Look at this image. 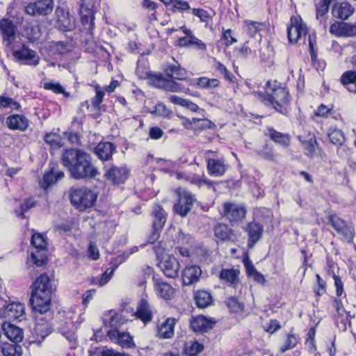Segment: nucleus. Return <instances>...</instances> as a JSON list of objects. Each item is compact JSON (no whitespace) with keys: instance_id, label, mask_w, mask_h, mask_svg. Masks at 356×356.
Segmentation results:
<instances>
[{"instance_id":"1","label":"nucleus","mask_w":356,"mask_h":356,"mask_svg":"<svg viewBox=\"0 0 356 356\" xmlns=\"http://www.w3.org/2000/svg\"><path fill=\"white\" fill-rule=\"evenodd\" d=\"M61 162L70 176L75 179L95 178L99 175L98 169L92 163L91 156L80 149H65L62 153Z\"/></svg>"},{"instance_id":"29","label":"nucleus","mask_w":356,"mask_h":356,"mask_svg":"<svg viewBox=\"0 0 356 356\" xmlns=\"http://www.w3.org/2000/svg\"><path fill=\"white\" fill-rule=\"evenodd\" d=\"M116 152V146L110 142H100L95 148V154L102 161H110Z\"/></svg>"},{"instance_id":"33","label":"nucleus","mask_w":356,"mask_h":356,"mask_svg":"<svg viewBox=\"0 0 356 356\" xmlns=\"http://www.w3.org/2000/svg\"><path fill=\"white\" fill-rule=\"evenodd\" d=\"M127 321L128 319L123 314V312L115 313L112 310L106 312L104 317V325L109 326L111 329H119L118 327Z\"/></svg>"},{"instance_id":"30","label":"nucleus","mask_w":356,"mask_h":356,"mask_svg":"<svg viewBox=\"0 0 356 356\" xmlns=\"http://www.w3.org/2000/svg\"><path fill=\"white\" fill-rule=\"evenodd\" d=\"M1 329L10 341L17 343L23 340L24 331L21 327L10 323L4 322L1 325Z\"/></svg>"},{"instance_id":"60","label":"nucleus","mask_w":356,"mask_h":356,"mask_svg":"<svg viewBox=\"0 0 356 356\" xmlns=\"http://www.w3.org/2000/svg\"><path fill=\"white\" fill-rule=\"evenodd\" d=\"M170 4L172 6V11L181 13L191 12V7L187 1L181 0H172Z\"/></svg>"},{"instance_id":"32","label":"nucleus","mask_w":356,"mask_h":356,"mask_svg":"<svg viewBox=\"0 0 356 356\" xmlns=\"http://www.w3.org/2000/svg\"><path fill=\"white\" fill-rule=\"evenodd\" d=\"M150 215L152 218V229L162 230L167 220V213L163 207L159 204H154Z\"/></svg>"},{"instance_id":"62","label":"nucleus","mask_w":356,"mask_h":356,"mask_svg":"<svg viewBox=\"0 0 356 356\" xmlns=\"http://www.w3.org/2000/svg\"><path fill=\"white\" fill-rule=\"evenodd\" d=\"M56 182V179H55L54 174L52 170H51L50 171L44 173L42 180L40 181V185L42 188L46 189Z\"/></svg>"},{"instance_id":"37","label":"nucleus","mask_w":356,"mask_h":356,"mask_svg":"<svg viewBox=\"0 0 356 356\" xmlns=\"http://www.w3.org/2000/svg\"><path fill=\"white\" fill-rule=\"evenodd\" d=\"M163 70L165 74L172 79L177 80H185L187 77V72L178 63H166Z\"/></svg>"},{"instance_id":"2","label":"nucleus","mask_w":356,"mask_h":356,"mask_svg":"<svg viewBox=\"0 0 356 356\" xmlns=\"http://www.w3.org/2000/svg\"><path fill=\"white\" fill-rule=\"evenodd\" d=\"M265 92L254 91L252 95L267 106H272L277 112L287 116L291 108V97L289 90L282 86H271L266 83Z\"/></svg>"},{"instance_id":"57","label":"nucleus","mask_w":356,"mask_h":356,"mask_svg":"<svg viewBox=\"0 0 356 356\" xmlns=\"http://www.w3.org/2000/svg\"><path fill=\"white\" fill-rule=\"evenodd\" d=\"M193 130H204L211 129L214 124L207 118H193Z\"/></svg>"},{"instance_id":"16","label":"nucleus","mask_w":356,"mask_h":356,"mask_svg":"<svg viewBox=\"0 0 356 356\" xmlns=\"http://www.w3.org/2000/svg\"><path fill=\"white\" fill-rule=\"evenodd\" d=\"M57 16V26L63 31H71L75 27V21L73 16L62 7H57L56 9Z\"/></svg>"},{"instance_id":"40","label":"nucleus","mask_w":356,"mask_h":356,"mask_svg":"<svg viewBox=\"0 0 356 356\" xmlns=\"http://www.w3.org/2000/svg\"><path fill=\"white\" fill-rule=\"evenodd\" d=\"M191 328L195 332H207L212 328V323L204 316H198L190 322Z\"/></svg>"},{"instance_id":"56","label":"nucleus","mask_w":356,"mask_h":356,"mask_svg":"<svg viewBox=\"0 0 356 356\" xmlns=\"http://www.w3.org/2000/svg\"><path fill=\"white\" fill-rule=\"evenodd\" d=\"M44 88L51 90L56 94H63L65 97H69L70 93L66 92L64 88L58 83L54 81H49L44 83Z\"/></svg>"},{"instance_id":"46","label":"nucleus","mask_w":356,"mask_h":356,"mask_svg":"<svg viewBox=\"0 0 356 356\" xmlns=\"http://www.w3.org/2000/svg\"><path fill=\"white\" fill-rule=\"evenodd\" d=\"M0 352L3 356H22V348L17 344H11L8 342H3L1 344Z\"/></svg>"},{"instance_id":"58","label":"nucleus","mask_w":356,"mask_h":356,"mask_svg":"<svg viewBox=\"0 0 356 356\" xmlns=\"http://www.w3.org/2000/svg\"><path fill=\"white\" fill-rule=\"evenodd\" d=\"M24 33L27 39L31 42L39 39L41 33L38 25H29L24 30Z\"/></svg>"},{"instance_id":"11","label":"nucleus","mask_w":356,"mask_h":356,"mask_svg":"<svg viewBox=\"0 0 356 356\" xmlns=\"http://www.w3.org/2000/svg\"><path fill=\"white\" fill-rule=\"evenodd\" d=\"M355 7L348 1H334L331 13L334 18L340 21H346L355 13Z\"/></svg>"},{"instance_id":"4","label":"nucleus","mask_w":356,"mask_h":356,"mask_svg":"<svg viewBox=\"0 0 356 356\" xmlns=\"http://www.w3.org/2000/svg\"><path fill=\"white\" fill-rule=\"evenodd\" d=\"M177 202L173 206V211L181 217H185L192 210L196 201L195 196L188 189L179 187L176 190Z\"/></svg>"},{"instance_id":"43","label":"nucleus","mask_w":356,"mask_h":356,"mask_svg":"<svg viewBox=\"0 0 356 356\" xmlns=\"http://www.w3.org/2000/svg\"><path fill=\"white\" fill-rule=\"evenodd\" d=\"M243 29L250 37H255L261 30L265 24L262 22L245 19L243 21Z\"/></svg>"},{"instance_id":"52","label":"nucleus","mask_w":356,"mask_h":356,"mask_svg":"<svg viewBox=\"0 0 356 356\" xmlns=\"http://www.w3.org/2000/svg\"><path fill=\"white\" fill-rule=\"evenodd\" d=\"M21 108L19 102L13 98L8 97L6 95L0 96V109L10 108L11 110L18 111Z\"/></svg>"},{"instance_id":"27","label":"nucleus","mask_w":356,"mask_h":356,"mask_svg":"<svg viewBox=\"0 0 356 356\" xmlns=\"http://www.w3.org/2000/svg\"><path fill=\"white\" fill-rule=\"evenodd\" d=\"M16 27L8 19L3 18L0 20V34L3 40L10 45L15 38Z\"/></svg>"},{"instance_id":"22","label":"nucleus","mask_w":356,"mask_h":356,"mask_svg":"<svg viewBox=\"0 0 356 356\" xmlns=\"http://www.w3.org/2000/svg\"><path fill=\"white\" fill-rule=\"evenodd\" d=\"M52 285L49 276L47 273L41 274L33 282L31 293L51 296Z\"/></svg>"},{"instance_id":"64","label":"nucleus","mask_w":356,"mask_h":356,"mask_svg":"<svg viewBox=\"0 0 356 356\" xmlns=\"http://www.w3.org/2000/svg\"><path fill=\"white\" fill-rule=\"evenodd\" d=\"M51 49L56 54L63 55L70 50V47L65 42H58L52 45Z\"/></svg>"},{"instance_id":"35","label":"nucleus","mask_w":356,"mask_h":356,"mask_svg":"<svg viewBox=\"0 0 356 356\" xmlns=\"http://www.w3.org/2000/svg\"><path fill=\"white\" fill-rule=\"evenodd\" d=\"M6 124L10 129L26 131L29 126V120L23 115H12L7 118Z\"/></svg>"},{"instance_id":"18","label":"nucleus","mask_w":356,"mask_h":356,"mask_svg":"<svg viewBox=\"0 0 356 356\" xmlns=\"http://www.w3.org/2000/svg\"><path fill=\"white\" fill-rule=\"evenodd\" d=\"M107 335L111 341L122 348H131L134 346L133 338L127 332H122L119 329H111L107 332Z\"/></svg>"},{"instance_id":"10","label":"nucleus","mask_w":356,"mask_h":356,"mask_svg":"<svg viewBox=\"0 0 356 356\" xmlns=\"http://www.w3.org/2000/svg\"><path fill=\"white\" fill-rule=\"evenodd\" d=\"M54 8L53 0H37L29 3L25 8V12L29 15H47Z\"/></svg>"},{"instance_id":"38","label":"nucleus","mask_w":356,"mask_h":356,"mask_svg":"<svg viewBox=\"0 0 356 356\" xmlns=\"http://www.w3.org/2000/svg\"><path fill=\"white\" fill-rule=\"evenodd\" d=\"M213 231L214 236L222 241H233L236 238L233 230L226 224L218 223Z\"/></svg>"},{"instance_id":"63","label":"nucleus","mask_w":356,"mask_h":356,"mask_svg":"<svg viewBox=\"0 0 356 356\" xmlns=\"http://www.w3.org/2000/svg\"><path fill=\"white\" fill-rule=\"evenodd\" d=\"M170 245H168L166 241H161L153 246V250L156 254L157 259H160V257L169 250Z\"/></svg>"},{"instance_id":"49","label":"nucleus","mask_w":356,"mask_h":356,"mask_svg":"<svg viewBox=\"0 0 356 356\" xmlns=\"http://www.w3.org/2000/svg\"><path fill=\"white\" fill-rule=\"evenodd\" d=\"M300 339L298 336L293 332H289L286 335V339L284 344L280 348V351L284 353L286 350L294 348L299 343Z\"/></svg>"},{"instance_id":"41","label":"nucleus","mask_w":356,"mask_h":356,"mask_svg":"<svg viewBox=\"0 0 356 356\" xmlns=\"http://www.w3.org/2000/svg\"><path fill=\"white\" fill-rule=\"evenodd\" d=\"M340 82L348 91L356 93V70L343 72L340 78Z\"/></svg>"},{"instance_id":"28","label":"nucleus","mask_w":356,"mask_h":356,"mask_svg":"<svg viewBox=\"0 0 356 356\" xmlns=\"http://www.w3.org/2000/svg\"><path fill=\"white\" fill-rule=\"evenodd\" d=\"M184 33L186 34L185 37L180 38L178 40V44L181 47L192 46L199 50H205L207 48L206 44L197 38L192 34L191 30L186 27H182Z\"/></svg>"},{"instance_id":"44","label":"nucleus","mask_w":356,"mask_h":356,"mask_svg":"<svg viewBox=\"0 0 356 356\" xmlns=\"http://www.w3.org/2000/svg\"><path fill=\"white\" fill-rule=\"evenodd\" d=\"M194 298L196 305L199 308H206L211 305L213 302V299L211 294L209 292L204 290L197 291L195 293Z\"/></svg>"},{"instance_id":"7","label":"nucleus","mask_w":356,"mask_h":356,"mask_svg":"<svg viewBox=\"0 0 356 356\" xmlns=\"http://www.w3.org/2000/svg\"><path fill=\"white\" fill-rule=\"evenodd\" d=\"M328 220L332 227L343 240L348 243L352 241L355 230L350 225L335 214L329 216Z\"/></svg>"},{"instance_id":"25","label":"nucleus","mask_w":356,"mask_h":356,"mask_svg":"<svg viewBox=\"0 0 356 356\" xmlns=\"http://www.w3.org/2000/svg\"><path fill=\"white\" fill-rule=\"evenodd\" d=\"M129 175V170L125 167L112 166L108 170L104 176L106 178L115 184L124 183Z\"/></svg>"},{"instance_id":"15","label":"nucleus","mask_w":356,"mask_h":356,"mask_svg":"<svg viewBox=\"0 0 356 356\" xmlns=\"http://www.w3.org/2000/svg\"><path fill=\"white\" fill-rule=\"evenodd\" d=\"M14 57L22 64L36 66L40 61V58L37 53L23 45L20 49L16 50L13 53Z\"/></svg>"},{"instance_id":"23","label":"nucleus","mask_w":356,"mask_h":356,"mask_svg":"<svg viewBox=\"0 0 356 356\" xmlns=\"http://www.w3.org/2000/svg\"><path fill=\"white\" fill-rule=\"evenodd\" d=\"M202 270L197 265L186 266L181 273L183 284L185 286L193 285L200 281Z\"/></svg>"},{"instance_id":"61","label":"nucleus","mask_w":356,"mask_h":356,"mask_svg":"<svg viewBox=\"0 0 356 356\" xmlns=\"http://www.w3.org/2000/svg\"><path fill=\"white\" fill-rule=\"evenodd\" d=\"M35 206V202L32 199L26 200L20 207L15 210L19 217L24 218V213Z\"/></svg>"},{"instance_id":"24","label":"nucleus","mask_w":356,"mask_h":356,"mask_svg":"<svg viewBox=\"0 0 356 356\" xmlns=\"http://www.w3.org/2000/svg\"><path fill=\"white\" fill-rule=\"evenodd\" d=\"M337 0H320L316 4V17L323 29L327 27V13L331 5Z\"/></svg>"},{"instance_id":"50","label":"nucleus","mask_w":356,"mask_h":356,"mask_svg":"<svg viewBox=\"0 0 356 356\" xmlns=\"http://www.w3.org/2000/svg\"><path fill=\"white\" fill-rule=\"evenodd\" d=\"M256 154L265 160L274 161L275 159L273 145L267 143L257 149L256 150Z\"/></svg>"},{"instance_id":"53","label":"nucleus","mask_w":356,"mask_h":356,"mask_svg":"<svg viewBox=\"0 0 356 356\" xmlns=\"http://www.w3.org/2000/svg\"><path fill=\"white\" fill-rule=\"evenodd\" d=\"M146 109L148 113L155 116L166 117L169 115V111L166 108L164 104L161 102H157L152 106H146Z\"/></svg>"},{"instance_id":"34","label":"nucleus","mask_w":356,"mask_h":356,"mask_svg":"<svg viewBox=\"0 0 356 356\" xmlns=\"http://www.w3.org/2000/svg\"><path fill=\"white\" fill-rule=\"evenodd\" d=\"M132 316H136L146 324L152 319V309L147 300L142 299L138 304L137 309L133 313Z\"/></svg>"},{"instance_id":"55","label":"nucleus","mask_w":356,"mask_h":356,"mask_svg":"<svg viewBox=\"0 0 356 356\" xmlns=\"http://www.w3.org/2000/svg\"><path fill=\"white\" fill-rule=\"evenodd\" d=\"M196 84L200 88L210 89L218 87L220 81L216 79L203 76L197 79Z\"/></svg>"},{"instance_id":"5","label":"nucleus","mask_w":356,"mask_h":356,"mask_svg":"<svg viewBox=\"0 0 356 356\" xmlns=\"http://www.w3.org/2000/svg\"><path fill=\"white\" fill-rule=\"evenodd\" d=\"M145 74L151 83L156 88L171 92H186V91L189 90L175 81L164 78L161 74L147 72Z\"/></svg>"},{"instance_id":"21","label":"nucleus","mask_w":356,"mask_h":356,"mask_svg":"<svg viewBox=\"0 0 356 356\" xmlns=\"http://www.w3.org/2000/svg\"><path fill=\"white\" fill-rule=\"evenodd\" d=\"M1 316L9 319L22 321L25 316L24 305L20 302H10L3 307L1 311Z\"/></svg>"},{"instance_id":"20","label":"nucleus","mask_w":356,"mask_h":356,"mask_svg":"<svg viewBox=\"0 0 356 356\" xmlns=\"http://www.w3.org/2000/svg\"><path fill=\"white\" fill-rule=\"evenodd\" d=\"M240 274L238 268H223L219 273V279L228 286L236 289L241 284Z\"/></svg>"},{"instance_id":"51","label":"nucleus","mask_w":356,"mask_h":356,"mask_svg":"<svg viewBox=\"0 0 356 356\" xmlns=\"http://www.w3.org/2000/svg\"><path fill=\"white\" fill-rule=\"evenodd\" d=\"M44 140L52 149H58L63 145L60 136L56 133L51 132L45 134Z\"/></svg>"},{"instance_id":"6","label":"nucleus","mask_w":356,"mask_h":356,"mask_svg":"<svg viewBox=\"0 0 356 356\" xmlns=\"http://www.w3.org/2000/svg\"><path fill=\"white\" fill-rule=\"evenodd\" d=\"M308 29L306 24L300 16H292L287 26V37L289 42L296 43L298 40H305Z\"/></svg>"},{"instance_id":"13","label":"nucleus","mask_w":356,"mask_h":356,"mask_svg":"<svg viewBox=\"0 0 356 356\" xmlns=\"http://www.w3.org/2000/svg\"><path fill=\"white\" fill-rule=\"evenodd\" d=\"M159 267L166 277L175 278L179 275L180 264L174 256L167 255L161 259Z\"/></svg>"},{"instance_id":"39","label":"nucleus","mask_w":356,"mask_h":356,"mask_svg":"<svg viewBox=\"0 0 356 356\" xmlns=\"http://www.w3.org/2000/svg\"><path fill=\"white\" fill-rule=\"evenodd\" d=\"M266 135L275 143H277L284 147H287L290 144V137L287 134H283L274 129L273 127L267 128Z\"/></svg>"},{"instance_id":"12","label":"nucleus","mask_w":356,"mask_h":356,"mask_svg":"<svg viewBox=\"0 0 356 356\" xmlns=\"http://www.w3.org/2000/svg\"><path fill=\"white\" fill-rule=\"evenodd\" d=\"M50 295L31 293L30 305L32 309L40 314H45L49 312L51 307Z\"/></svg>"},{"instance_id":"3","label":"nucleus","mask_w":356,"mask_h":356,"mask_svg":"<svg viewBox=\"0 0 356 356\" xmlns=\"http://www.w3.org/2000/svg\"><path fill=\"white\" fill-rule=\"evenodd\" d=\"M97 198V193L86 187H79L71 190V202L79 211H84L92 207Z\"/></svg>"},{"instance_id":"45","label":"nucleus","mask_w":356,"mask_h":356,"mask_svg":"<svg viewBox=\"0 0 356 356\" xmlns=\"http://www.w3.org/2000/svg\"><path fill=\"white\" fill-rule=\"evenodd\" d=\"M80 13L81 16V22L84 25H89L88 29H92L94 28L95 16L93 12L91 10L88 6L82 3L80 6Z\"/></svg>"},{"instance_id":"26","label":"nucleus","mask_w":356,"mask_h":356,"mask_svg":"<svg viewBox=\"0 0 356 356\" xmlns=\"http://www.w3.org/2000/svg\"><path fill=\"white\" fill-rule=\"evenodd\" d=\"M154 287L156 293L164 300H171L175 296V289L162 279L153 277Z\"/></svg>"},{"instance_id":"9","label":"nucleus","mask_w":356,"mask_h":356,"mask_svg":"<svg viewBox=\"0 0 356 356\" xmlns=\"http://www.w3.org/2000/svg\"><path fill=\"white\" fill-rule=\"evenodd\" d=\"M330 33L337 38H353L356 36V22L334 21L330 26Z\"/></svg>"},{"instance_id":"54","label":"nucleus","mask_w":356,"mask_h":356,"mask_svg":"<svg viewBox=\"0 0 356 356\" xmlns=\"http://www.w3.org/2000/svg\"><path fill=\"white\" fill-rule=\"evenodd\" d=\"M300 140L305 150V154L309 156H312L316 151V147L317 142L314 136H309L307 140H302L300 137Z\"/></svg>"},{"instance_id":"47","label":"nucleus","mask_w":356,"mask_h":356,"mask_svg":"<svg viewBox=\"0 0 356 356\" xmlns=\"http://www.w3.org/2000/svg\"><path fill=\"white\" fill-rule=\"evenodd\" d=\"M327 136L330 142L335 145H342L346 140L343 131L337 127H330Z\"/></svg>"},{"instance_id":"42","label":"nucleus","mask_w":356,"mask_h":356,"mask_svg":"<svg viewBox=\"0 0 356 356\" xmlns=\"http://www.w3.org/2000/svg\"><path fill=\"white\" fill-rule=\"evenodd\" d=\"M184 180L191 184L197 186L198 188H200L203 185L211 188L214 183L213 181L208 179L204 174L200 175L195 173H188L187 175H184Z\"/></svg>"},{"instance_id":"8","label":"nucleus","mask_w":356,"mask_h":356,"mask_svg":"<svg viewBox=\"0 0 356 356\" xmlns=\"http://www.w3.org/2000/svg\"><path fill=\"white\" fill-rule=\"evenodd\" d=\"M31 243L36 249L35 252H31V259L36 266H41L45 262V255L44 252H42L44 250L47 245L45 238L39 233H33Z\"/></svg>"},{"instance_id":"19","label":"nucleus","mask_w":356,"mask_h":356,"mask_svg":"<svg viewBox=\"0 0 356 356\" xmlns=\"http://www.w3.org/2000/svg\"><path fill=\"white\" fill-rule=\"evenodd\" d=\"M177 319L175 318H167L160 322L156 326V336L159 339H171L175 334V326Z\"/></svg>"},{"instance_id":"59","label":"nucleus","mask_w":356,"mask_h":356,"mask_svg":"<svg viewBox=\"0 0 356 356\" xmlns=\"http://www.w3.org/2000/svg\"><path fill=\"white\" fill-rule=\"evenodd\" d=\"M226 305L230 312L233 313H239L244 310V305L240 302L235 297H229L226 300Z\"/></svg>"},{"instance_id":"36","label":"nucleus","mask_w":356,"mask_h":356,"mask_svg":"<svg viewBox=\"0 0 356 356\" xmlns=\"http://www.w3.org/2000/svg\"><path fill=\"white\" fill-rule=\"evenodd\" d=\"M166 98L168 102L186 108L193 113H204V109L200 108L198 105L189 99L181 98L175 95H168Z\"/></svg>"},{"instance_id":"31","label":"nucleus","mask_w":356,"mask_h":356,"mask_svg":"<svg viewBox=\"0 0 356 356\" xmlns=\"http://www.w3.org/2000/svg\"><path fill=\"white\" fill-rule=\"evenodd\" d=\"M209 174L213 177H222L226 172L227 165L223 158L211 159L206 157Z\"/></svg>"},{"instance_id":"48","label":"nucleus","mask_w":356,"mask_h":356,"mask_svg":"<svg viewBox=\"0 0 356 356\" xmlns=\"http://www.w3.org/2000/svg\"><path fill=\"white\" fill-rule=\"evenodd\" d=\"M203 348L204 346L202 344L196 341L191 340L185 343L184 351L185 354L188 356H196Z\"/></svg>"},{"instance_id":"14","label":"nucleus","mask_w":356,"mask_h":356,"mask_svg":"<svg viewBox=\"0 0 356 356\" xmlns=\"http://www.w3.org/2000/svg\"><path fill=\"white\" fill-rule=\"evenodd\" d=\"M223 215L232 222L243 220L246 215V209L235 203L225 202L223 204Z\"/></svg>"},{"instance_id":"17","label":"nucleus","mask_w":356,"mask_h":356,"mask_svg":"<svg viewBox=\"0 0 356 356\" xmlns=\"http://www.w3.org/2000/svg\"><path fill=\"white\" fill-rule=\"evenodd\" d=\"M245 231L248 236V247L252 249L261 238L264 227L259 222L252 221L247 224Z\"/></svg>"}]
</instances>
